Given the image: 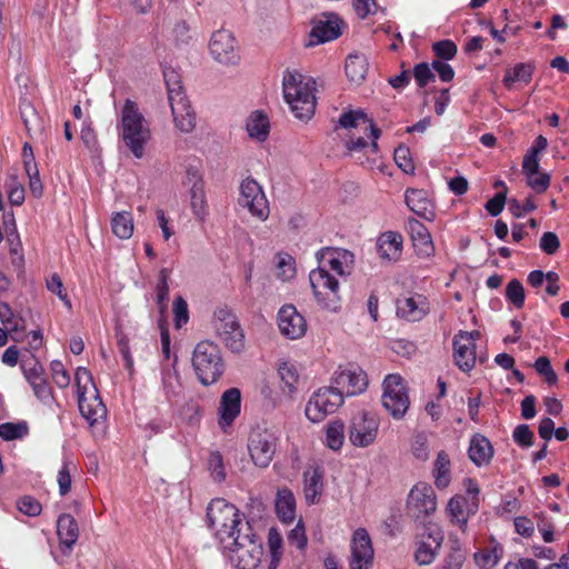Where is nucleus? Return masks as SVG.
Masks as SVG:
<instances>
[{
    "mask_svg": "<svg viewBox=\"0 0 569 569\" xmlns=\"http://www.w3.org/2000/svg\"><path fill=\"white\" fill-rule=\"evenodd\" d=\"M118 128L126 147L137 159H141L151 134L144 116L131 99L124 101Z\"/></svg>",
    "mask_w": 569,
    "mask_h": 569,
    "instance_id": "obj_1",
    "label": "nucleus"
},
{
    "mask_svg": "<svg viewBox=\"0 0 569 569\" xmlns=\"http://www.w3.org/2000/svg\"><path fill=\"white\" fill-rule=\"evenodd\" d=\"M283 97L290 106L295 117L309 120L316 109V97L310 81L303 82L302 74L287 72L283 77Z\"/></svg>",
    "mask_w": 569,
    "mask_h": 569,
    "instance_id": "obj_2",
    "label": "nucleus"
},
{
    "mask_svg": "<svg viewBox=\"0 0 569 569\" xmlns=\"http://www.w3.org/2000/svg\"><path fill=\"white\" fill-rule=\"evenodd\" d=\"M76 385L78 391V406L81 416L90 426L106 419L107 408L99 396L92 375L88 369L83 367H79L77 369Z\"/></svg>",
    "mask_w": 569,
    "mask_h": 569,
    "instance_id": "obj_3",
    "label": "nucleus"
},
{
    "mask_svg": "<svg viewBox=\"0 0 569 569\" xmlns=\"http://www.w3.org/2000/svg\"><path fill=\"white\" fill-rule=\"evenodd\" d=\"M192 367L203 386L216 383L224 372V362L218 345L209 340L200 341L192 352Z\"/></svg>",
    "mask_w": 569,
    "mask_h": 569,
    "instance_id": "obj_4",
    "label": "nucleus"
},
{
    "mask_svg": "<svg viewBox=\"0 0 569 569\" xmlns=\"http://www.w3.org/2000/svg\"><path fill=\"white\" fill-rule=\"evenodd\" d=\"M242 520L244 517L239 510L224 499H213L207 507L208 526L214 531L220 542L226 537H230Z\"/></svg>",
    "mask_w": 569,
    "mask_h": 569,
    "instance_id": "obj_5",
    "label": "nucleus"
},
{
    "mask_svg": "<svg viewBox=\"0 0 569 569\" xmlns=\"http://www.w3.org/2000/svg\"><path fill=\"white\" fill-rule=\"evenodd\" d=\"M212 325L217 336L232 352H240L244 347V335L237 317L227 307L214 310Z\"/></svg>",
    "mask_w": 569,
    "mask_h": 569,
    "instance_id": "obj_6",
    "label": "nucleus"
},
{
    "mask_svg": "<svg viewBox=\"0 0 569 569\" xmlns=\"http://www.w3.org/2000/svg\"><path fill=\"white\" fill-rule=\"evenodd\" d=\"M382 387L381 402L383 408L392 418L401 419L410 405L405 380L399 375L390 373L385 378Z\"/></svg>",
    "mask_w": 569,
    "mask_h": 569,
    "instance_id": "obj_7",
    "label": "nucleus"
},
{
    "mask_svg": "<svg viewBox=\"0 0 569 569\" xmlns=\"http://www.w3.org/2000/svg\"><path fill=\"white\" fill-rule=\"evenodd\" d=\"M343 403L342 395L331 383L318 389L306 406V416L312 422L322 421L328 415L336 412Z\"/></svg>",
    "mask_w": 569,
    "mask_h": 569,
    "instance_id": "obj_8",
    "label": "nucleus"
},
{
    "mask_svg": "<svg viewBox=\"0 0 569 569\" xmlns=\"http://www.w3.org/2000/svg\"><path fill=\"white\" fill-rule=\"evenodd\" d=\"M380 420L377 415L369 411H360L352 416L349 428V441L359 448L371 446L378 436Z\"/></svg>",
    "mask_w": 569,
    "mask_h": 569,
    "instance_id": "obj_9",
    "label": "nucleus"
},
{
    "mask_svg": "<svg viewBox=\"0 0 569 569\" xmlns=\"http://www.w3.org/2000/svg\"><path fill=\"white\" fill-rule=\"evenodd\" d=\"M309 281L317 301L326 309L337 310L339 282L325 267L313 269Z\"/></svg>",
    "mask_w": 569,
    "mask_h": 569,
    "instance_id": "obj_10",
    "label": "nucleus"
},
{
    "mask_svg": "<svg viewBox=\"0 0 569 569\" xmlns=\"http://www.w3.org/2000/svg\"><path fill=\"white\" fill-rule=\"evenodd\" d=\"M277 448V437L266 428L256 427L248 438V450L253 463L267 468L273 459Z\"/></svg>",
    "mask_w": 569,
    "mask_h": 569,
    "instance_id": "obj_11",
    "label": "nucleus"
},
{
    "mask_svg": "<svg viewBox=\"0 0 569 569\" xmlns=\"http://www.w3.org/2000/svg\"><path fill=\"white\" fill-rule=\"evenodd\" d=\"M407 509L416 521L423 522L437 509L433 488L427 482H418L408 495Z\"/></svg>",
    "mask_w": 569,
    "mask_h": 569,
    "instance_id": "obj_12",
    "label": "nucleus"
},
{
    "mask_svg": "<svg viewBox=\"0 0 569 569\" xmlns=\"http://www.w3.org/2000/svg\"><path fill=\"white\" fill-rule=\"evenodd\" d=\"M238 202L260 221L268 219L269 202L261 186L254 179L247 178L241 182Z\"/></svg>",
    "mask_w": 569,
    "mask_h": 569,
    "instance_id": "obj_13",
    "label": "nucleus"
},
{
    "mask_svg": "<svg viewBox=\"0 0 569 569\" xmlns=\"http://www.w3.org/2000/svg\"><path fill=\"white\" fill-rule=\"evenodd\" d=\"M223 549L230 562L238 569H254L259 566L263 555L262 541H247L246 543L226 545Z\"/></svg>",
    "mask_w": 569,
    "mask_h": 569,
    "instance_id": "obj_14",
    "label": "nucleus"
},
{
    "mask_svg": "<svg viewBox=\"0 0 569 569\" xmlns=\"http://www.w3.org/2000/svg\"><path fill=\"white\" fill-rule=\"evenodd\" d=\"M209 51L217 62L224 66H234L240 60L237 41L233 34L224 29L213 32L209 42Z\"/></svg>",
    "mask_w": 569,
    "mask_h": 569,
    "instance_id": "obj_15",
    "label": "nucleus"
},
{
    "mask_svg": "<svg viewBox=\"0 0 569 569\" xmlns=\"http://www.w3.org/2000/svg\"><path fill=\"white\" fill-rule=\"evenodd\" d=\"M331 383L342 397H350L360 395L367 389L368 378L361 368L350 366L349 368L337 370L331 378Z\"/></svg>",
    "mask_w": 569,
    "mask_h": 569,
    "instance_id": "obj_16",
    "label": "nucleus"
},
{
    "mask_svg": "<svg viewBox=\"0 0 569 569\" xmlns=\"http://www.w3.org/2000/svg\"><path fill=\"white\" fill-rule=\"evenodd\" d=\"M443 532L439 526L432 522L425 525L415 552L416 561L420 566L430 565L435 560L443 542Z\"/></svg>",
    "mask_w": 569,
    "mask_h": 569,
    "instance_id": "obj_17",
    "label": "nucleus"
},
{
    "mask_svg": "<svg viewBox=\"0 0 569 569\" xmlns=\"http://www.w3.org/2000/svg\"><path fill=\"white\" fill-rule=\"evenodd\" d=\"M373 549L366 529L355 531L351 545L350 569H369L372 565Z\"/></svg>",
    "mask_w": 569,
    "mask_h": 569,
    "instance_id": "obj_18",
    "label": "nucleus"
},
{
    "mask_svg": "<svg viewBox=\"0 0 569 569\" xmlns=\"http://www.w3.org/2000/svg\"><path fill=\"white\" fill-rule=\"evenodd\" d=\"M478 500L468 499L462 495H456L448 501L446 512L450 518V522L458 526L462 532H466L468 519L478 511Z\"/></svg>",
    "mask_w": 569,
    "mask_h": 569,
    "instance_id": "obj_19",
    "label": "nucleus"
},
{
    "mask_svg": "<svg viewBox=\"0 0 569 569\" xmlns=\"http://www.w3.org/2000/svg\"><path fill=\"white\" fill-rule=\"evenodd\" d=\"M278 327L282 336L295 340L306 335L307 321L296 307L287 305L279 310Z\"/></svg>",
    "mask_w": 569,
    "mask_h": 569,
    "instance_id": "obj_20",
    "label": "nucleus"
},
{
    "mask_svg": "<svg viewBox=\"0 0 569 569\" xmlns=\"http://www.w3.org/2000/svg\"><path fill=\"white\" fill-rule=\"evenodd\" d=\"M325 20L320 19L315 22L310 34L308 47H315L320 43L332 41L341 34L340 20L333 14H323Z\"/></svg>",
    "mask_w": 569,
    "mask_h": 569,
    "instance_id": "obj_21",
    "label": "nucleus"
},
{
    "mask_svg": "<svg viewBox=\"0 0 569 569\" xmlns=\"http://www.w3.org/2000/svg\"><path fill=\"white\" fill-rule=\"evenodd\" d=\"M318 258L339 276L349 274L355 262L352 252L339 248H325L318 253Z\"/></svg>",
    "mask_w": 569,
    "mask_h": 569,
    "instance_id": "obj_22",
    "label": "nucleus"
},
{
    "mask_svg": "<svg viewBox=\"0 0 569 569\" xmlns=\"http://www.w3.org/2000/svg\"><path fill=\"white\" fill-rule=\"evenodd\" d=\"M173 122L176 127L184 133L191 132L196 128L197 117L187 96L171 98L169 100Z\"/></svg>",
    "mask_w": 569,
    "mask_h": 569,
    "instance_id": "obj_23",
    "label": "nucleus"
},
{
    "mask_svg": "<svg viewBox=\"0 0 569 569\" xmlns=\"http://www.w3.org/2000/svg\"><path fill=\"white\" fill-rule=\"evenodd\" d=\"M407 230L410 233L416 253L421 258L431 257L435 252L431 234L426 226L415 218L408 219Z\"/></svg>",
    "mask_w": 569,
    "mask_h": 569,
    "instance_id": "obj_24",
    "label": "nucleus"
},
{
    "mask_svg": "<svg viewBox=\"0 0 569 569\" xmlns=\"http://www.w3.org/2000/svg\"><path fill=\"white\" fill-rule=\"evenodd\" d=\"M241 408V393L238 388L226 390L219 406V426L226 430L239 416Z\"/></svg>",
    "mask_w": 569,
    "mask_h": 569,
    "instance_id": "obj_25",
    "label": "nucleus"
},
{
    "mask_svg": "<svg viewBox=\"0 0 569 569\" xmlns=\"http://www.w3.org/2000/svg\"><path fill=\"white\" fill-rule=\"evenodd\" d=\"M57 535L59 537L62 552L70 553L79 538L77 520L69 513L60 515L57 520Z\"/></svg>",
    "mask_w": 569,
    "mask_h": 569,
    "instance_id": "obj_26",
    "label": "nucleus"
},
{
    "mask_svg": "<svg viewBox=\"0 0 569 569\" xmlns=\"http://www.w3.org/2000/svg\"><path fill=\"white\" fill-rule=\"evenodd\" d=\"M406 203L412 212L425 220L432 221L436 218L435 206L425 190L408 189Z\"/></svg>",
    "mask_w": 569,
    "mask_h": 569,
    "instance_id": "obj_27",
    "label": "nucleus"
},
{
    "mask_svg": "<svg viewBox=\"0 0 569 569\" xmlns=\"http://www.w3.org/2000/svg\"><path fill=\"white\" fill-rule=\"evenodd\" d=\"M455 363L463 372H469L476 365V345H469L457 335L453 337Z\"/></svg>",
    "mask_w": 569,
    "mask_h": 569,
    "instance_id": "obj_28",
    "label": "nucleus"
},
{
    "mask_svg": "<svg viewBox=\"0 0 569 569\" xmlns=\"http://www.w3.org/2000/svg\"><path fill=\"white\" fill-rule=\"evenodd\" d=\"M469 458L477 466L489 465L493 457V448L491 442L485 436L477 433L470 440Z\"/></svg>",
    "mask_w": 569,
    "mask_h": 569,
    "instance_id": "obj_29",
    "label": "nucleus"
},
{
    "mask_svg": "<svg viewBox=\"0 0 569 569\" xmlns=\"http://www.w3.org/2000/svg\"><path fill=\"white\" fill-rule=\"evenodd\" d=\"M323 490V471L317 467L303 472V493L308 505L319 501Z\"/></svg>",
    "mask_w": 569,
    "mask_h": 569,
    "instance_id": "obj_30",
    "label": "nucleus"
},
{
    "mask_svg": "<svg viewBox=\"0 0 569 569\" xmlns=\"http://www.w3.org/2000/svg\"><path fill=\"white\" fill-rule=\"evenodd\" d=\"M426 299L418 296V300L413 297L399 299L397 301V315L409 321H419L426 313Z\"/></svg>",
    "mask_w": 569,
    "mask_h": 569,
    "instance_id": "obj_31",
    "label": "nucleus"
},
{
    "mask_svg": "<svg viewBox=\"0 0 569 569\" xmlns=\"http://www.w3.org/2000/svg\"><path fill=\"white\" fill-rule=\"evenodd\" d=\"M276 510L278 517L283 522H291L296 517V499L288 488L278 489L276 499Z\"/></svg>",
    "mask_w": 569,
    "mask_h": 569,
    "instance_id": "obj_32",
    "label": "nucleus"
},
{
    "mask_svg": "<svg viewBox=\"0 0 569 569\" xmlns=\"http://www.w3.org/2000/svg\"><path fill=\"white\" fill-rule=\"evenodd\" d=\"M248 134L258 141H264L269 136L270 123L262 111L252 112L246 123Z\"/></svg>",
    "mask_w": 569,
    "mask_h": 569,
    "instance_id": "obj_33",
    "label": "nucleus"
},
{
    "mask_svg": "<svg viewBox=\"0 0 569 569\" xmlns=\"http://www.w3.org/2000/svg\"><path fill=\"white\" fill-rule=\"evenodd\" d=\"M345 70L348 79L360 83L368 72V61L365 54L351 53L346 59Z\"/></svg>",
    "mask_w": 569,
    "mask_h": 569,
    "instance_id": "obj_34",
    "label": "nucleus"
},
{
    "mask_svg": "<svg viewBox=\"0 0 569 569\" xmlns=\"http://www.w3.org/2000/svg\"><path fill=\"white\" fill-rule=\"evenodd\" d=\"M450 458L443 450L438 452L433 463L435 485L438 489H445L451 481Z\"/></svg>",
    "mask_w": 569,
    "mask_h": 569,
    "instance_id": "obj_35",
    "label": "nucleus"
},
{
    "mask_svg": "<svg viewBox=\"0 0 569 569\" xmlns=\"http://www.w3.org/2000/svg\"><path fill=\"white\" fill-rule=\"evenodd\" d=\"M377 248L381 258L390 260L400 253L402 237L396 232H387L379 238Z\"/></svg>",
    "mask_w": 569,
    "mask_h": 569,
    "instance_id": "obj_36",
    "label": "nucleus"
},
{
    "mask_svg": "<svg viewBox=\"0 0 569 569\" xmlns=\"http://www.w3.org/2000/svg\"><path fill=\"white\" fill-rule=\"evenodd\" d=\"M533 67L530 63H517L513 68L507 69L502 82L510 89L515 82L529 83L531 81Z\"/></svg>",
    "mask_w": 569,
    "mask_h": 569,
    "instance_id": "obj_37",
    "label": "nucleus"
},
{
    "mask_svg": "<svg viewBox=\"0 0 569 569\" xmlns=\"http://www.w3.org/2000/svg\"><path fill=\"white\" fill-rule=\"evenodd\" d=\"M112 232L120 239H129L133 232L132 214L128 211H121L111 218Z\"/></svg>",
    "mask_w": 569,
    "mask_h": 569,
    "instance_id": "obj_38",
    "label": "nucleus"
},
{
    "mask_svg": "<svg viewBox=\"0 0 569 569\" xmlns=\"http://www.w3.org/2000/svg\"><path fill=\"white\" fill-rule=\"evenodd\" d=\"M246 540L251 542V541H259L261 539L254 533L253 528L251 527L250 522L244 519L233 530L232 535H230V537H226L221 543H222V546L238 545V543H246Z\"/></svg>",
    "mask_w": 569,
    "mask_h": 569,
    "instance_id": "obj_39",
    "label": "nucleus"
},
{
    "mask_svg": "<svg viewBox=\"0 0 569 569\" xmlns=\"http://www.w3.org/2000/svg\"><path fill=\"white\" fill-rule=\"evenodd\" d=\"M278 375L280 377L282 386V391L288 395H292L297 390V383L299 380V375L295 365L290 362H281L278 366Z\"/></svg>",
    "mask_w": 569,
    "mask_h": 569,
    "instance_id": "obj_40",
    "label": "nucleus"
},
{
    "mask_svg": "<svg viewBox=\"0 0 569 569\" xmlns=\"http://www.w3.org/2000/svg\"><path fill=\"white\" fill-rule=\"evenodd\" d=\"M345 441V425L341 420H333L327 426L326 445L337 451Z\"/></svg>",
    "mask_w": 569,
    "mask_h": 569,
    "instance_id": "obj_41",
    "label": "nucleus"
},
{
    "mask_svg": "<svg viewBox=\"0 0 569 569\" xmlns=\"http://www.w3.org/2000/svg\"><path fill=\"white\" fill-rule=\"evenodd\" d=\"M466 560V553L458 540H453L449 552L445 556L438 569H461Z\"/></svg>",
    "mask_w": 569,
    "mask_h": 569,
    "instance_id": "obj_42",
    "label": "nucleus"
},
{
    "mask_svg": "<svg viewBox=\"0 0 569 569\" xmlns=\"http://www.w3.org/2000/svg\"><path fill=\"white\" fill-rule=\"evenodd\" d=\"M162 387L168 401H172L181 393V383L177 370H164L162 372Z\"/></svg>",
    "mask_w": 569,
    "mask_h": 569,
    "instance_id": "obj_43",
    "label": "nucleus"
},
{
    "mask_svg": "<svg viewBox=\"0 0 569 569\" xmlns=\"http://www.w3.org/2000/svg\"><path fill=\"white\" fill-rule=\"evenodd\" d=\"M191 208L193 214L201 221H203L208 214V206L203 186H196L190 188Z\"/></svg>",
    "mask_w": 569,
    "mask_h": 569,
    "instance_id": "obj_44",
    "label": "nucleus"
},
{
    "mask_svg": "<svg viewBox=\"0 0 569 569\" xmlns=\"http://www.w3.org/2000/svg\"><path fill=\"white\" fill-rule=\"evenodd\" d=\"M29 432V426L26 421L4 422L0 425V437L6 440H16L26 437Z\"/></svg>",
    "mask_w": 569,
    "mask_h": 569,
    "instance_id": "obj_45",
    "label": "nucleus"
},
{
    "mask_svg": "<svg viewBox=\"0 0 569 569\" xmlns=\"http://www.w3.org/2000/svg\"><path fill=\"white\" fill-rule=\"evenodd\" d=\"M163 78L167 86L168 100H171V98L176 99L178 97L186 96L183 87L181 86V78L176 70L171 68L164 69Z\"/></svg>",
    "mask_w": 569,
    "mask_h": 569,
    "instance_id": "obj_46",
    "label": "nucleus"
},
{
    "mask_svg": "<svg viewBox=\"0 0 569 569\" xmlns=\"http://www.w3.org/2000/svg\"><path fill=\"white\" fill-rule=\"evenodd\" d=\"M533 368L538 375L543 377L545 381L549 386H553L558 382V376L553 370L551 362L548 357L541 356L536 359Z\"/></svg>",
    "mask_w": 569,
    "mask_h": 569,
    "instance_id": "obj_47",
    "label": "nucleus"
},
{
    "mask_svg": "<svg viewBox=\"0 0 569 569\" xmlns=\"http://www.w3.org/2000/svg\"><path fill=\"white\" fill-rule=\"evenodd\" d=\"M507 299L517 308L520 309L525 305V289L518 279H512L506 287Z\"/></svg>",
    "mask_w": 569,
    "mask_h": 569,
    "instance_id": "obj_48",
    "label": "nucleus"
},
{
    "mask_svg": "<svg viewBox=\"0 0 569 569\" xmlns=\"http://www.w3.org/2000/svg\"><path fill=\"white\" fill-rule=\"evenodd\" d=\"M208 469L214 481L221 482L226 479L223 458L219 451L210 452L208 458Z\"/></svg>",
    "mask_w": 569,
    "mask_h": 569,
    "instance_id": "obj_49",
    "label": "nucleus"
},
{
    "mask_svg": "<svg viewBox=\"0 0 569 569\" xmlns=\"http://www.w3.org/2000/svg\"><path fill=\"white\" fill-rule=\"evenodd\" d=\"M169 276H170V270L167 269V268H162L159 271L158 283H157V287H156V292H157L156 299H157V305L160 308H163L164 302L168 300V296H169L168 280H169Z\"/></svg>",
    "mask_w": 569,
    "mask_h": 569,
    "instance_id": "obj_50",
    "label": "nucleus"
},
{
    "mask_svg": "<svg viewBox=\"0 0 569 569\" xmlns=\"http://www.w3.org/2000/svg\"><path fill=\"white\" fill-rule=\"evenodd\" d=\"M393 159L397 163V166L405 172V173H413L415 166L410 156V150L406 146H399L395 149Z\"/></svg>",
    "mask_w": 569,
    "mask_h": 569,
    "instance_id": "obj_51",
    "label": "nucleus"
},
{
    "mask_svg": "<svg viewBox=\"0 0 569 569\" xmlns=\"http://www.w3.org/2000/svg\"><path fill=\"white\" fill-rule=\"evenodd\" d=\"M17 508L20 512L29 516L37 517L41 513V503L31 496H23L17 501Z\"/></svg>",
    "mask_w": 569,
    "mask_h": 569,
    "instance_id": "obj_52",
    "label": "nucleus"
},
{
    "mask_svg": "<svg viewBox=\"0 0 569 569\" xmlns=\"http://www.w3.org/2000/svg\"><path fill=\"white\" fill-rule=\"evenodd\" d=\"M432 51L438 58L447 61L453 59L457 54V46L449 39L440 40L432 44Z\"/></svg>",
    "mask_w": 569,
    "mask_h": 569,
    "instance_id": "obj_53",
    "label": "nucleus"
},
{
    "mask_svg": "<svg viewBox=\"0 0 569 569\" xmlns=\"http://www.w3.org/2000/svg\"><path fill=\"white\" fill-rule=\"evenodd\" d=\"M413 77L419 88H425L430 81L436 79L435 73L427 62H421L415 66Z\"/></svg>",
    "mask_w": 569,
    "mask_h": 569,
    "instance_id": "obj_54",
    "label": "nucleus"
},
{
    "mask_svg": "<svg viewBox=\"0 0 569 569\" xmlns=\"http://www.w3.org/2000/svg\"><path fill=\"white\" fill-rule=\"evenodd\" d=\"M512 437L515 442L522 448H529L533 445L535 435L528 425L517 426L513 430Z\"/></svg>",
    "mask_w": 569,
    "mask_h": 569,
    "instance_id": "obj_55",
    "label": "nucleus"
},
{
    "mask_svg": "<svg viewBox=\"0 0 569 569\" xmlns=\"http://www.w3.org/2000/svg\"><path fill=\"white\" fill-rule=\"evenodd\" d=\"M359 121L367 122L369 118L362 110H351L340 116L339 126L346 129L353 128L358 126Z\"/></svg>",
    "mask_w": 569,
    "mask_h": 569,
    "instance_id": "obj_56",
    "label": "nucleus"
},
{
    "mask_svg": "<svg viewBox=\"0 0 569 569\" xmlns=\"http://www.w3.org/2000/svg\"><path fill=\"white\" fill-rule=\"evenodd\" d=\"M47 288L52 293H56L63 301V303L69 309H71V301L69 300L68 295L63 288L61 278L57 273H53L50 279L47 280Z\"/></svg>",
    "mask_w": 569,
    "mask_h": 569,
    "instance_id": "obj_57",
    "label": "nucleus"
},
{
    "mask_svg": "<svg viewBox=\"0 0 569 569\" xmlns=\"http://www.w3.org/2000/svg\"><path fill=\"white\" fill-rule=\"evenodd\" d=\"M539 247L546 254L551 256L559 250L560 240L555 232L547 231L541 236Z\"/></svg>",
    "mask_w": 569,
    "mask_h": 569,
    "instance_id": "obj_58",
    "label": "nucleus"
},
{
    "mask_svg": "<svg viewBox=\"0 0 569 569\" xmlns=\"http://www.w3.org/2000/svg\"><path fill=\"white\" fill-rule=\"evenodd\" d=\"M52 379L59 388H67L70 383V376L61 361L51 362Z\"/></svg>",
    "mask_w": 569,
    "mask_h": 569,
    "instance_id": "obj_59",
    "label": "nucleus"
},
{
    "mask_svg": "<svg viewBox=\"0 0 569 569\" xmlns=\"http://www.w3.org/2000/svg\"><path fill=\"white\" fill-rule=\"evenodd\" d=\"M174 323L177 328H181L189 320L188 305L182 297H178L173 301Z\"/></svg>",
    "mask_w": 569,
    "mask_h": 569,
    "instance_id": "obj_60",
    "label": "nucleus"
},
{
    "mask_svg": "<svg viewBox=\"0 0 569 569\" xmlns=\"http://www.w3.org/2000/svg\"><path fill=\"white\" fill-rule=\"evenodd\" d=\"M527 184L537 193H543L550 186V174L540 172L538 176H527Z\"/></svg>",
    "mask_w": 569,
    "mask_h": 569,
    "instance_id": "obj_61",
    "label": "nucleus"
},
{
    "mask_svg": "<svg viewBox=\"0 0 569 569\" xmlns=\"http://www.w3.org/2000/svg\"><path fill=\"white\" fill-rule=\"evenodd\" d=\"M71 462L64 460L63 466L58 473L59 493L66 496L71 489V475H70Z\"/></svg>",
    "mask_w": 569,
    "mask_h": 569,
    "instance_id": "obj_62",
    "label": "nucleus"
},
{
    "mask_svg": "<svg viewBox=\"0 0 569 569\" xmlns=\"http://www.w3.org/2000/svg\"><path fill=\"white\" fill-rule=\"evenodd\" d=\"M506 201V191H499L487 201L485 208L490 213V216L497 217L502 212Z\"/></svg>",
    "mask_w": 569,
    "mask_h": 569,
    "instance_id": "obj_63",
    "label": "nucleus"
},
{
    "mask_svg": "<svg viewBox=\"0 0 569 569\" xmlns=\"http://www.w3.org/2000/svg\"><path fill=\"white\" fill-rule=\"evenodd\" d=\"M177 44H187L191 40L190 27L184 20H180L174 24L172 30Z\"/></svg>",
    "mask_w": 569,
    "mask_h": 569,
    "instance_id": "obj_64",
    "label": "nucleus"
}]
</instances>
